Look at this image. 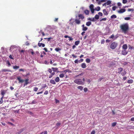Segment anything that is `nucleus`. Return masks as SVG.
<instances>
[{
    "mask_svg": "<svg viewBox=\"0 0 134 134\" xmlns=\"http://www.w3.org/2000/svg\"><path fill=\"white\" fill-rule=\"evenodd\" d=\"M116 9V7L115 6H113L112 7V10L114 11Z\"/></svg>",
    "mask_w": 134,
    "mask_h": 134,
    "instance_id": "680f3d73",
    "label": "nucleus"
},
{
    "mask_svg": "<svg viewBox=\"0 0 134 134\" xmlns=\"http://www.w3.org/2000/svg\"><path fill=\"white\" fill-rule=\"evenodd\" d=\"M85 81V79L83 78L82 80L81 79H77L75 80L74 82L78 85H83Z\"/></svg>",
    "mask_w": 134,
    "mask_h": 134,
    "instance_id": "f03ea898",
    "label": "nucleus"
},
{
    "mask_svg": "<svg viewBox=\"0 0 134 134\" xmlns=\"http://www.w3.org/2000/svg\"><path fill=\"white\" fill-rule=\"evenodd\" d=\"M116 124L117 123L116 122H114L112 123V126L113 127H114L116 125Z\"/></svg>",
    "mask_w": 134,
    "mask_h": 134,
    "instance_id": "a19ab883",
    "label": "nucleus"
},
{
    "mask_svg": "<svg viewBox=\"0 0 134 134\" xmlns=\"http://www.w3.org/2000/svg\"><path fill=\"white\" fill-rule=\"evenodd\" d=\"M3 97H2L0 98V104H2L3 102Z\"/></svg>",
    "mask_w": 134,
    "mask_h": 134,
    "instance_id": "2f4dec72",
    "label": "nucleus"
},
{
    "mask_svg": "<svg viewBox=\"0 0 134 134\" xmlns=\"http://www.w3.org/2000/svg\"><path fill=\"white\" fill-rule=\"evenodd\" d=\"M83 87L82 86H78L77 87V88L78 89L80 90L81 91H82V90L83 89Z\"/></svg>",
    "mask_w": 134,
    "mask_h": 134,
    "instance_id": "4be33fe9",
    "label": "nucleus"
},
{
    "mask_svg": "<svg viewBox=\"0 0 134 134\" xmlns=\"http://www.w3.org/2000/svg\"><path fill=\"white\" fill-rule=\"evenodd\" d=\"M99 16L97 14L94 17V18H95V19H99Z\"/></svg>",
    "mask_w": 134,
    "mask_h": 134,
    "instance_id": "e433bc0d",
    "label": "nucleus"
},
{
    "mask_svg": "<svg viewBox=\"0 0 134 134\" xmlns=\"http://www.w3.org/2000/svg\"><path fill=\"white\" fill-rule=\"evenodd\" d=\"M52 69L53 70V71L54 72H58V68H52Z\"/></svg>",
    "mask_w": 134,
    "mask_h": 134,
    "instance_id": "f8f14e48",
    "label": "nucleus"
},
{
    "mask_svg": "<svg viewBox=\"0 0 134 134\" xmlns=\"http://www.w3.org/2000/svg\"><path fill=\"white\" fill-rule=\"evenodd\" d=\"M91 24V22L90 21H88L86 23V25L88 26H90Z\"/></svg>",
    "mask_w": 134,
    "mask_h": 134,
    "instance_id": "cd10ccee",
    "label": "nucleus"
},
{
    "mask_svg": "<svg viewBox=\"0 0 134 134\" xmlns=\"http://www.w3.org/2000/svg\"><path fill=\"white\" fill-rule=\"evenodd\" d=\"M84 13L86 15H88L90 13L89 10H85L84 11Z\"/></svg>",
    "mask_w": 134,
    "mask_h": 134,
    "instance_id": "2eb2a0df",
    "label": "nucleus"
},
{
    "mask_svg": "<svg viewBox=\"0 0 134 134\" xmlns=\"http://www.w3.org/2000/svg\"><path fill=\"white\" fill-rule=\"evenodd\" d=\"M107 20V18H102V19H101L100 20V21H105L106 20Z\"/></svg>",
    "mask_w": 134,
    "mask_h": 134,
    "instance_id": "de8ad7c7",
    "label": "nucleus"
},
{
    "mask_svg": "<svg viewBox=\"0 0 134 134\" xmlns=\"http://www.w3.org/2000/svg\"><path fill=\"white\" fill-rule=\"evenodd\" d=\"M86 61L87 63H90L91 62V60L90 59L87 58L86 60Z\"/></svg>",
    "mask_w": 134,
    "mask_h": 134,
    "instance_id": "473e14b6",
    "label": "nucleus"
},
{
    "mask_svg": "<svg viewBox=\"0 0 134 134\" xmlns=\"http://www.w3.org/2000/svg\"><path fill=\"white\" fill-rule=\"evenodd\" d=\"M68 38H69V41H72L73 40V38L70 36H69Z\"/></svg>",
    "mask_w": 134,
    "mask_h": 134,
    "instance_id": "8fccbe9b",
    "label": "nucleus"
},
{
    "mask_svg": "<svg viewBox=\"0 0 134 134\" xmlns=\"http://www.w3.org/2000/svg\"><path fill=\"white\" fill-rule=\"evenodd\" d=\"M53 39V38L51 37H49L48 38H44V39L45 40L47 39V41H50V40L51 39Z\"/></svg>",
    "mask_w": 134,
    "mask_h": 134,
    "instance_id": "f704fd0d",
    "label": "nucleus"
},
{
    "mask_svg": "<svg viewBox=\"0 0 134 134\" xmlns=\"http://www.w3.org/2000/svg\"><path fill=\"white\" fill-rule=\"evenodd\" d=\"M38 90V88L35 87L34 88L33 90L35 91H36Z\"/></svg>",
    "mask_w": 134,
    "mask_h": 134,
    "instance_id": "37998d69",
    "label": "nucleus"
},
{
    "mask_svg": "<svg viewBox=\"0 0 134 134\" xmlns=\"http://www.w3.org/2000/svg\"><path fill=\"white\" fill-rule=\"evenodd\" d=\"M6 93V91L4 90H1V94L2 96V97H4V94Z\"/></svg>",
    "mask_w": 134,
    "mask_h": 134,
    "instance_id": "1a4fd4ad",
    "label": "nucleus"
},
{
    "mask_svg": "<svg viewBox=\"0 0 134 134\" xmlns=\"http://www.w3.org/2000/svg\"><path fill=\"white\" fill-rule=\"evenodd\" d=\"M30 51H31L30 52L32 54V55H33L34 54V52L33 51V50L32 49L30 50Z\"/></svg>",
    "mask_w": 134,
    "mask_h": 134,
    "instance_id": "bf43d9fd",
    "label": "nucleus"
},
{
    "mask_svg": "<svg viewBox=\"0 0 134 134\" xmlns=\"http://www.w3.org/2000/svg\"><path fill=\"white\" fill-rule=\"evenodd\" d=\"M55 50L57 52H59L61 50V49L59 48H55Z\"/></svg>",
    "mask_w": 134,
    "mask_h": 134,
    "instance_id": "c85d7f7f",
    "label": "nucleus"
},
{
    "mask_svg": "<svg viewBox=\"0 0 134 134\" xmlns=\"http://www.w3.org/2000/svg\"><path fill=\"white\" fill-rule=\"evenodd\" d=\"M98 14L100 16H103L102 13L101 12H99L98 13Z\"/></svg>",
    "mask_w": 134,
    "mask_h": 134,
    "instance_id": "09e8293b",
    "label": "nucleus"
},
{
    "mask_svg": "<svg viewBox=\"0 0 134 134\" xmlns=\"http://www.w3.org/2000/svg\"><path fill=\"white\" fill-rule=\"evenodd\" d=\"M118 44L117 42H112L110 44V47L112 49H115L117 46Z\"/></svg>",
    "mask_w": 134,
    "mask_h": 134,
    "instance_id": "7ed1b4c3",
    "label": "nucleus"
},
{
    "mask_svg": "<svg viewBox=\"0 0 134 134\" xmlns=\"http://www.w3.org/2000/svg\"><path fill=\"white\" fill-rule=\"evenodd\" d=\"M78 17L79 18V19H81L82 20H83L84 18V16L82 14H79L78 15Z\"/></svg>",
    "mask_w": 134,
    "mask_h": 134,
    "instance_id": "6e6552de",
    "label": "nucleus"
},
{
    "mask_svg": "<svg viewBox=\"0 0 134 134\" xmlns=\"http://www.w3.org/2000/svg\"><path fill=\"white\" fill-rule=\"evenodd\" d=\"M88 29V28L86 27H84L83 28H82V30L84 31H85L87 30Z\"/></svg>",
    "mask_w": 134,
    "mask_h": 134,
    "instance_id": "58836bf2",
    "label": "nucleus"
},
{
    "mask_svg": "<svg viewBox=\"0 0 134 134\" xmlns=\"http://www.w3.org/2000/svg\"><path fill=\"white\" fill-rule=\"evenodd\" d=\"M127 2V0H122V3L124 4H125Z\"/></svg>",
    "mask_w": 134,
    "mask_h": 134,
    "instance_id": "c03bdc74",
    "label": "nucleus"
},
{
    "mask_svg": "<svg viewBox=\"0 0 134 134\" xmlns=\"http://www.w3.org/2000/svg\"><path fill=\"white\" fill-rule=\"evenodd\" d=\"M126 74V71H124V72H122L121 73V75L123 76L125 75Z\"/></svg>",
    "mask_w": 134,
    "mask_h": 134,
    "instance_id": "79ce46f5",
    "label": "nucleus"
},
{
    "mask_svg": "<svg viewBox=\"0 0 134 134\" xmlns=\"http://www.w3.org/2000/svg\"><path fill=\"white\" fill-rule=\"evenodd\" d=\"M22 131H20L19 132H17L16 133V134H20L21 133Z\"/></svg>",
    "mask_w": 134,
    "mask_h": 134,
    "instance_id": "774afa93",
    "label": "nucleus"
},
{
    "mask_svg": "<svg viewBox=\"0 0 134 134\" xmlns=\"http://www.w3.org/2000/svg\"><path fill=\"white\" fill-rule=\"evenodd\" d=\"M48 94V91H46L44 93V94H46V95H47V94Z\"/></svg>",
    "mask_w": 134,
    "mask_h": 134,
    "instance_id": "13d9d810",
    "label": "nucleus"
},
{
    "mask_svg": "<svg viewBox=\"0 0 134 134\" xmlns=\"http://www.w3.org/2000/svg\"><path fill=\"white\" fill-rule=\"evenodd\" d=\"M130 19H131V18H130V17H125L124 18V19L125 20H130Z\"/></svg>",
    "mask_w": 134,
    "mask_h": 134,
    "instance_id": "ea45409f",
    "label": "nucleus"
},
{
    "mask_svg": "<svg viewBox=\"0 0 134 134\" xmlns=\"http://www.w3.org/2000/svg\"><path fill=\"white\" fill-rule=\"evenodd\" d=\"M9 58L12 59H14V58H13V57H12V55H9Z\"/></svg>",
    "mask_w": 134,
    "mask_h": 134,
    "instance_id": "338daca9",
    "label": "nucleus"
},
{
    "mask_svg": "<svg viewBox=\"0 0 134 134\" xmlns=\"http://www.w3.org/2000/svg\"><path fill=\"white\" fill-rule=\"evenodd\" d=\"M77 16H76V19L75 20V23L77 25H79L81 23V21L79 19H77Z\"/></svg>",
    "mask_w": 134,
    "mask_h": 134,
    "instance_id": "20e7f679",
    "label": "nucleus"
},
{
    "mask_svg": "<svg viewBox=\"0 0 134 134\" xmlns=\"http://www.w3.org/2000/svg\"><path fill=\"white\" fill-rule=\"evenodd\" d=\"M74 62L75 63H78V59L76 60Z\"/></svg>",
    "mask_w": 134,
    "mask_h": 134,
    "instance_id": "69168bd1",
    "label": "nucleus"
},
{
    "mask_svg": "<svg viewBox=\"0 0 134 134\" xmlns=\"http://www.w3.org/2000/svg\"><path fill=\"white\" fill-rule=\"evenodd\" d=\"M128 52L126 51L125 50H122L121 52L122 54L124 55H125L127 54Z\"/></svg>",
    "mask_w": 134,
    "mask_h": 134,
    "instance_id": "9d476101",
    "label": "nucleus"
},
{
    "mask_svg": "<svg viewBox=\"0 0 134 134\" xmlns=\"http://www.w3.org/2000/svg\"><path fill=\"white\" fill-rule=\"evenodd\" d=\"M9 70H8L7 69H3L2 70V72H9Z\"/></svg>",
    "mask_w": 134,
    "mask_h": 134,
    "instance_id": "7c9ffc66",
    "label": "nucleus"
},
{
    "mask_svg": "<svg viewBox=\"0 0 134 134\" xmlns=\"http://www.w3.org/2000/svg\"><path fill=\"white\" fill-rule=\"evenodd\" d=\"M95 131L94 130L91 133V134H95Z\"/></svg>",
    "mask_w": 134,
    "mask_h": 134,
    "instance_id": "0e129e2a",
    "label": "nucleus"
},
{
    "mask_svg": "<svg viewBox=\"0 0 134 134\" xmlns=\"http://www.w3.org/2000/svg\"><path fill=\"white\" fill-rule=\"evenodd\" d=\"M17 79L19 81V83H22L24 81V80H23L21 79V77H17Z\"/></svg>",
    "mask_w": 134,
    "mask_h": 134,
    "instance_id": "0eeeda50",
    "label": "nucleus"
},
{
    "mask_svg": "<svg viewBox=\"0 0 134 134\" xmlns=\"http://www.w3.org/2000/svg\"><path fill=\"white\" fill-rule=\"evenodd\" d=\"M133 81L132 79H130L128 80L127 81V83H132L133 82Z\"/></svg>",
    "mask_w": 134,
    "mask_h": 134,
    "instance_id": "6ab92c4d",
    "label": "nucleus"
},
{
    "mask_svg": "<svg viewBox=\"0 0 134 134\" xmlns=\"http://www.w3.org/2000/svg\"><path fill=\"white\" fill-rule=\"evenodd\" d=\"M29 80V79H26L25 80V82L24 84V86H25L26 85L28 84L29 83V82H28V81Z\"/></svg>",
    "mask_w": 134,
    "mask_h": 134,
    "instance_id": "ddd939ff",
    "label": "nucleus"
},
{
    "mask_svg": "<svg viewBox=\"0 0 134 134\" xmlns=\"http://www.w3.org/2000/svg\"><path fill=\"white\" fill-rule=\"evenodd\" d=\"M19 66H17L16 65L14 66L13 67V68L14 69H18L19 68Z\"/></svg>",
    "mask_w": 134,
    "mask_h": 134,
    "instance_id": "5701e85b",
    "label": "nucleus"
},
{
    "mask_svg": "<svg viewBox=\"0 0 134 134\" xmlns=\"http://www.w3.org/2000/svg\"><path fill=\"white\" fill-rule=\"evenodd\" d=\"M107 4L108 5L110 4H111V1H107Z\"/></svg>",
    "mask_w": 134,
    "mask_h": 134,
    "instance_id": "4c0bfd02",
    "label": "nucleus"
},
{
    "mask_svg": "<svg viewBox=\"0 0 134 134\" xmlns=\"http://www.w3.org/2000/svg\"><path fill=\"white\" fill-rule=\"evenodd\" d=\"M100 7L98 6L96 7L94 9L97 11H99L100 10Z\"/></svg>",
    "mask_w": 134,
    "mask_h": 134,
    "instance_id": "a878e982",
    "label": "nucleus"
},
{
    "mask_svg": "<svg viewBox=\"0 0 134 134\" xmlns=\"http://www.w3.org/2000/svg\"><path fill=\"white\" fill-rule=\"evenodd\" d=\"M116 18V16L115 15H113L111 16V18L115 19Z\"/></svg>",
    "mask_w": 134,
    "mask_h": 134,
    "instance_id": "c9c22d12",
    "label": "nucleus"
},
{
    "mask_svg": "<svg viewBox=\"0 0 134 134\" xmlns=\"http://www.w3.org/2000/svg\"><path fill=\"white\" fill-rule=\"evenodd\" d=\"M127 45L125 44H124L122 47V48L124 50H126L127 48Z\"/></svg>",
    "mask_w": 134,
    "mask_h": 134,
    "instance_id": "4468645a",
    "label": "nucleus"
},
{
    "mask_svg": "<svg viewBox=\"0 0 134 134\" xmlns=\"http://www.w3.org/2000/svg\"><path fill=\"white\" fill-rule=\"evenodd\" d=\"M128 12H133L134 11V9H128L127 10Z\"/></svg>",
    "mask_w": 134,
    "mask_h": 134,
    "instance_id": "72a5a7b5",
    "label": "nucleus"
},
{
    "mask_svg": "<svg viewBox=\"0 0 134 134\" xmlns=\"http://www.w3.org/2000/svg\"><path fill=\"white\" fill-rule=\"evenodd\" d=\"M72 56L74 58H76L77 57V56L75 55H74V54H72Z\"/></svg>",
    "mask_w": 134,
    "mask_h": 134,
    "instance_id": "4d7b16f0",
    "label": "nucleus"
},
{
    "mask_svg": "<svg viewBox=\"0 0 134 134\" xmlns=\"http://www.w3.org/2000/svg\"><path fill=\"white\" fill-rule=\"evenodd\" d=\"M90 8L91 11L92 13L93 14L94 12V6L93 4H91L90 5Z\"/></svg>",
    "mask_w": 134,
    "mask_h": 134,
    "instance_id": "39448f33",
    "label": "nucleus"
},
{
    "mask_svg": "<svg viewBox=\"0 0 134 134\" xmlns=\"http://www.w3.org/2000/svg\"><path fill=\"white\" fill-rule=\"evenodd\" d=\"M103 13L104 15H107L108 14L107 12L106 11V9H104L103 10Z\"/></svg>",
    "mask_w": 134,
    "mask_h": 134,
    "instance_id": "f3484780",
    "label": "nucleus"
},
{
    "mask_svg": "<svg viewBox=\"0 0 134 134\" xmlns=\"http://www.w3.org/2000/svg\"><path fill=\"white\" fill-rule=\"evenodd\" d=\"M47 87V85L46 84H44L43 86H42L40 89V90L42 89L43 88H44Z\"/></svg>",
    "mask_w": 134,
    "mask_h": 134,
    "instance_id": "aec40b11",
    "label": "nucleus"
},
{
    "mask_svg": "<svg viewBox=\"0 0 134 134\" xmlns=\"http://www.w3.org/2000/svg\"><path fill=\"white\" fill-rule=\"evenodd\" d=\"M104 79V78L103 77H100V78L98 80V82H100L101 80L103 79Z\"/></svg>",
    "mask_w": 134,
    "mask_h": 134,
    "instance_id": "3c124183",
    "label": "nucleus"
},
{
    "mask_svg": "<svg viewBox=\"0 0 134 134\" xmlns=\"http://www.w3.org/2000/svg\"><path fill=\"white\" fill-rule=\"evenodd\" d=\"M89 20H90L91 21H95V20L94 19V18H89L88 19Z\"/></svg>",
    "mask_w": 134,
    "mask_h": 134,
    "instance_id": "c756f323",
    "label": "nucleus"
},
{
    "mask_svg": "<svg viewBox=\"0 0 134 134\" xmlns=\"http://www.w3.org/2000/svg\"><path fill=\"white\" fill-rule=\"evenodd\" d=\"M59 76L60 78H63L64 77V75L63 74H60L59 75Z\"/></svg>",
    "mask_w": 134,
    "mask_h": 134,
    "instance_id": "49530a36",
    "label": "nucleus"
},
{
    "mask_svg": "<svg viewBox=\"0 0 134 134\" xmlns=\"http://www.w3.org/2000/svg\"><path fill=\"white\" fill-rule=\"evenodd\" d=\"M119 73H120L123 70V69L122 68H118Z\"/></svg>",
    "mask_w": 134,
    "mask_h": 134,
    "instance_id": "393cba45",
    "label": "nucleus"
},
{
    "mask_svg": "<svg viewBox=\"0 0 134 134\" xmlns=\"http://www.w3.org/2000/svg\"><path fill=\"white\" fill-rule=\"evenodd\" d=\"M81 67L82 68H85L86 67V65L85 63H82L81 64Z\"/></svg>",
    "mask_w": 134,
    "mask_h": 134,
    "instance_id": "dca6fc26",
    "label": "nucleus"
},
{
    "mask_svg": "<svg viewBox=\"0 0 134 134\" xmlns=\"http://www.w3.org/2000/svg\"><path fill=\"white\" fill-rule=\"evenodd\" d=\"M120 27L121 29L125 33H126L129 30V25L127 23L121 25Z\"/></svg>",
    "mask_w": 134,
    "mask_h": 134,
    "instance_id": "f257e3e1",
    "label": "nucleus"
},
{
    "mask_svg": "<svg viewBox=\"0 0 134 134\" xmlns=\"http://www.w3.org/2000/svg\"><path fill=\"white\" fill-rule=\"evenodd\" d=\"M55 80L56 82H58L59 81L60 79L59 77H57L55 78Z\"/></svg>",
    "mask_w": 134,
    "mask_h": 134,
    "instance_id": "412c9836",
    "label": "nucleus"
},
{
    "mask_svg": "<svg viewBox=\"0 0 134 134\" xmlns=\"http://www.w3.org/2000/svg\"><path fill=\"white\" fill-rule=\"evenodd\" d=\"M126 11V9H121L120 10H118V12L119 13H123L124 12H125Z\"/></svg>",
    "mask_w": 134,
    "mask_h": 134,
    "instance_id": "423d86ee",
    "label": "nucleus"
},
{
    "mask_svg": "<svg viewBox=\"0 0 134 134\" xmlns=\"http://www.w3.org/2000/svg\"><path fill=\"white\" fill-rule=\"evenodd\" d=\"M48 71L50 73H51L52 72V70L51 69L49 68L48 70Z\"/></svg>",
    "mask_w": 134,
    "mask_h": 134,
    "instance_id": "052dcab7",
    "label": "nucleus"
},
{
    "mask_svg": "<svg viewBox=\"0 0 134 134\" xmlns=\"http://www.w3.org/2000/svg\"><path fill=\"white\" fill-rule=\"evenodd\" d=\"M6 63L8 65V66H10L11 65V64L9 61H7L6 62Z\"/></svg>",
    "mask_w": 134,
    "mask_h": 134,
    "instance_id": "a18cd8bd",
    "label": "nucleus"
},
{
    "mask_svg": "<svg viewBox=\"0 0 134 134\" xmlns=\"http://www.w3.org/2000/svg\"><path fill=\"white\" fill-rule=\"evenodd\" d=\"M114 37V36L113 35H112L109 37V38H113Z\"/></svg>",
    "mask_w": 134,
    "mask_h": 134,
    "instance_id": "5fc2aeb1",
    "label": "nucleus"
},
{
    "mask_svg": "<svg viewBox=\"0 0 134 134\" xmlns=\"http://www.w3.org/2000/svg\"><path fill=\"white\" fill-rule=\"evenodd\" d=\"M83 90L85 92H86L88 91V89L87 88L85 87L84 88Z\"/></svg>",
    "mask_w": 134,
    "mask_h": 134,
    "instance_id": "603ef678",
    "label": "nucleus"
},
{
    "mask_svg": "<svg viewBox=\"0 0 134 134\" xmlns=\"http://www.w3.org/2000/svg\"><path fill=\"white\" fill-rule=\"evenodd\" d=\"M80 41H76L75 42V45L77 46L80 43Z\"/></svg>",
    "mask_w": 134,
    "mask_h": 134,
    "instance_id": "bb28decb",
    "label": "nucleus"
},
{
    "mask_svg": "<svg viewBox=\"0 0 134 134\" xmlns=\"http://www.w3.org/2000/svg\"><path fill=\"white\" fill-rule=\"evenodd\" d=\"M105 42V41L104 39L102 40L101 41V43L102 44H104Z\"/></svg>",
    "mask_w": 134,
    "mask_h": 134,
    "instance_id": "864d4df0",
    "label": "nucleus"
},
{
    "mask_svg": "<svg viewBox=\"0 0 134 134\" xmlns=\"http://www.w3.org/2000/svg\"><path fill=\"white\" fill-rule=\"evenodd\" d=\"M19 71H22L23 72H24V69H19Z\"/></svg>",
    "mask_w": 134,
    "mask_h": 134,
    "instance_id": "6e6d98bb",
    "label": "nucleus"
},
{
    "mask_svg": "<svg viewBox=\"0 0 134 134\" xmlns=\"http://www.w3.org/2000/svg\"><path fill=\"white\" fill-rule=\"evenodd\" d=\"M38 45L40 47H44L45 46V45L44 44L40 43L39 42L38 43Z\"/></svg>",
    "mask_w": 134,
    "mask_h": 134,
    "instance_id": "9b49d317",
    "label": "nucleus"
},
{
    "mask_svg": "<svg viewBox=\"0 0 134 134\" xmlns=\"http://www.w3.org/2000/svg\"><path fill=\"white\" fill-rule=\"evenodd\" d=\"M69 70L68 69L65 70L61 72H64L66 73L67 72H69Z\"/></svg>",
    "mask_w": 134,
    "mask_h": 134,
    "instance_id": "b1692460",
    "label": "nucleus"
},
{
    "mask_svg": "<svg viewBox=\"0 0 134 134\" xmlns=\"http://www.w3.org/2000/svg\"><path fill=\"white\" fill-rule=\"evenodd\" d=\"M50 82L53 84H56V83L53 80H51L50 81Z\"/></svg>",
    "mask_w": 134,
    "mask_h": 134,
    "instance_id": "a211bd4d",
    "label": "nucleus"
},
{
    "mask_svg": "<svg viewBox=\"0 0 134 134\" xmlns=\"http://www.w3.org/2000/svg\"><path fill=\"white\" fill-rule=\"evenodd\" d=\"M117 5L118 6H121V4L120 2H118Z\"/></svg>",
    "mask_w": 134,
    "mask_h": 134,
    "instance_id": "e2e57ef3",
    "label": "nucleus"
}]
</instances>
